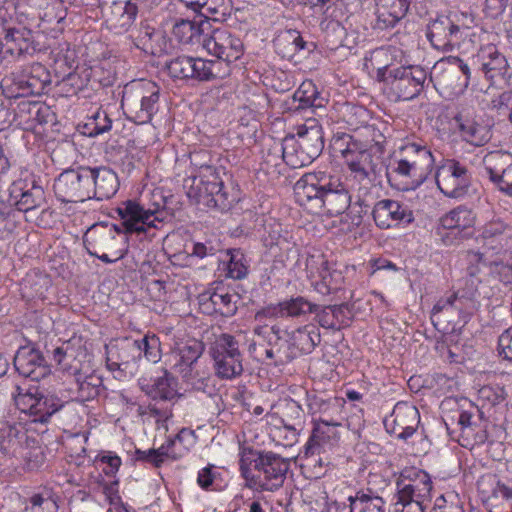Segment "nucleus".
I'll list each match as a JSON object with an SVG mask.
<instances>
[{"label": "nucleus", "instance_id": "1", "mask_svg": "<svg viewBox=\"0 0 512 512\" xmlns=\"http://www.w3.org/2000/svg\"><path fill=\"white\" fill-rule=\"evenodd\" d=\"M342 156L354 181L358 182L354 206H358L360 210L358 215L352 218V224L358 226L362 223V214H367L372 206L374 198L371 190L374 188V181L380 176L382 162L379 156L363 148L361 143L352 140L351 137L346 148L342 150Z\"/></svg>", "mask_w": 512, "mask_h": 512}, {"label": "nucleus", "instance_id": "2", "mask_svg": "<svg viewBox=\"0 0 512 512\" xmlns=\"http://www.w3.org/2000/svg\"><path fill=\"white\" fill-rule=\"evenodd\" d=\"M387 50L380 48L374 51L372 60L377 66V80L385 83L395 100L408 101L417 97L424 89L427 71L418 65L391 67L381 65V60L388 58Z\"/></svg>", "mask_w": 512, "mask_h": 512}, {"label": "nucleus", "instance_id": "3", "mask_svg": "<svg viewBox=\"0 0 512 512\" xmlns=\"http://www.w3.org/2000/svg\"><path fill=\"white\" fill-rule=\"evenodd\" d=\"M291 459L271 451L242 450L240 471L247 481H254L263 490L274 491L282 486Z\"/></svg>", "mask_w": 512, "mask_h": 512}, {"label": "nucleus", "instance_id": "4", "mask_svg": "<svg viewBox=\"0 0 512 512\" xmlns=\"http://www.w3.org/2000/svg\"><path fill=\"white\" fill-rule=\"evenodd\" d=\"M324 148L322 127L315 119H308L297 127L295 135L286 136L280 144L279 151L284 162L292 168H299L312 163Z\"/></svg>", "mask_w": 512, "mask_h": 512}, {"label": "nucleus", "instance_id": "5", "mask_svg": "<svg viewBox=\"0 0 512 512\" xmlns=\"http://www.w3.org/2000/svg\"><path fill=\"white\" fill-rule=\"evenodd\" d=\"M121 222L117 224H95L83 237V243L90 255L107 251L116 259H122L128 251V201L122 202L117 208Z\"/></svg>", "mask_w": 512, "mask_h": 512}, {"label": "nucleus", "instance_id": "6", "mask_svg": "<svg viewBox=\"0 0 512 512\" xmlns=\"http://www.w3.org/2000/svg\"><path fill=\"white\" fill-rule=\"evenodd\" d=\"M199 169V175L193 177L187 196L203 207L221 212L229 210L235 199L224 188V183L216 168L201 164Z\"/></svg>", "mask_w": 512, "mask_h": 512}, {"label": "nucleus", "instance_id": "7", "mask_svg": "<svg viewBox=\"0 0 512 512\" xmlns=\"http://www.w3.org/2000/svg\"><path fill=\"white\" fill-rule=\"evenodd\" d=\"M204 352V344L192 339L179 345L170 355L171 369L179 373L182 379L192 389L212 394L213 387L209 385L211 377L199 371V358Z\"/></svg>", "mask_w": 512, "mask_h": 512}, {"label": "nucleus", "instance_id": "8", "mask_svg": "<svg viewBox=\"0 0 512 512\" xmlns=\"http://www.w3.org/2000/svg\"><path fill=\"white\" fill-rule=\"evenodd\" d=\"M92 174L90 167L64 170L54 182V192L62 203H77L91 199Z\"/></svg>", "mask_w": 512, "mask_h": 512}, {"label": "nucleus", "instance_id": "9", "mask_svg": "<svg viewBox=\"0 0 512 512\" xmlns=\"http://www.w3.org/2000/svg\"><path fill=\"white\" fill-rule=\"evenodd\" d=\"M435 74L430 79L435 80V86L451 92H463L469 85L472 69L469 63L459 57L450 56L434 67Z\"/></svg>", "mask_w": 512, "mask_h": 512}, {"label": "nucleus", "instance_id": "10", "mask_svg": "<svg viewBox=\"0 0 512 512\" xmlns=\"http://www.w3.org/2000/svg\"><path fill=\"white\" fill-rule=\"evenodd\" d=\"M242 47L241 40L225 28L211 29L206 38H203V48L209 54L215 56L220 65L222 62L225 63V68L222 71L223 75L229 73L230 63L240 58Z\"/></svg>", "mask_w": 512, "mask_h": 512}, {"label": "nucleus", "instance_id": "11", "mask_svg": "<svg viewBox=\"0 0 512 512\" xmlns=\"http://www.w3.org/2000/svg\"><path fill=\"white\" fill-rule=\"evenodd\" d=\"M7 203L12 210L28 212L45 203V192L34 177L20 178L9 186Z\"/></svg>", "mask_w": 512, "mask_h": 512}, {"label": "nucleus", "instance_id": "12", "mask_svg": "<svg viewBox=\"0 0 512 512\" xmlns=\"http://www.w3.org/2000/svg\"><path fill=\"white\" fill-rule=\"evenodd\" d=\"M465 36L464 28L457 25L449 16H438L426 27V37L432 47L442 52H450Z\"/></svg>", "mask_w": 512, "mask_h": 512}, {"label": "nucleus", "instance_id": "13", "mask_svg": "<svg viewBox=\"0 0 512 512\" xmlns=\"http://www.w3.org/2000/svg\"><path fill=\"white\" fill-rule=\"evenodd\" d=\"M477 241L488 257L500 256L512 247V228L500 218L492 219L482 227Z\"/></svg>", "mask_w": 512, "mask_h": 512}, {"label": "nucleus", "instance_id": "14", "mask_svg": "<svg viewBox=\"0 0 512 512\" xmlns=\"http://www.w3.org/2000/svg\"><path fill=\"white\" fill-rule=\"evenodd\" d=\"M474 222L475 216L472 211L459 206L440 218V226L436 232L445 245H452L469 235L467 230Z\"/></svg>", "mask_w": 512, "mask_h": 512}, {"label": "nucleus", "instance_id": "15", "mask_svg": "<svg viewBox=\"0 0 512 512\" xmlns=\"http://www.w3.org/2000/svg\"><path fill=\"white\" fill-rule=\"evenodd\" d=\"M470 179L467 167L454 159L448 160L436 173L438 188L450 198H459L466 194Z\"/></svg>", "mask_w": 512, "mask_h": 512}, {"label": "nucleus", "instance_id": "16", "mask_svg": "<svg viewBox=\"0 0 512 512\" xmlns=\"http://www.w3.org/2000/svg\"><path fill=\"white\" fill-rule=\"evenodd\" d=\"M454 121L464 141L474 146H483L492 137L491 123L482 115L473 110L463 109L455 117Z\"/></svg>", "mask_w": 512, "mask_h": 512}, {"label": "nucleus", "instance_id": "17", "mask_svg": "<svg viewBox=\"0 0 512 512\" xmlns=\"http://www.w3.org/2000/svg\"><path fill=\"white\" fill-rule=\"evenodd\" d=\"M509 154L492 151L482 160L481 175L489 180L502 192L512 196V163Z\"/></svg>", "mask_w": 512, "mask_h": 512}, {"label": "nucleus", "instance_id": "18", "mask_svg": "<svg viewBox=\"0 0 512 512\" xmlns=\"http://www.w3.org/2000/svg\"><path fill=\"white\" fill-rule=\"evenodd\" d=\"M420 423L418 409L407 402H398L391 415L384 420L386 431L399 439H407L417 434V427Z\"/></svg>", "mask_w": 512, "mask_h": 512}, {"label": "nucleus", "instance_id": "19", "mask_svg": "<svg viewBox=\"0 0 512 512\" xmlns=\"http://www.w3.org/2000/svg\"><path fill=\"white\" fill-rule=\"evenodd\" d=\"M13 85L17 89V96L42 95L45 88L50 85V73L40 63H33L11 74Z\"/></svg>", "mask_w": 512, "mask_h": 512}, {"label": "nucleus", "instance_id": "20", "mask_svg": "<svg viewBox=\"0 0 512 512\" xmlns=\"http://www.w3.org/2000/svg\"><path fill=\"white\" fill-rule=\"evenodd\" d=\"M372 216L380 229H390L414 221L412 210L405 204L392 199H382L373 204Z\"/></svg>", "mask_w": 512, "mask_h": 512}, {"label": "nucleus", "instance_id": "21", "mask_svg": "<svg viewBox=\"0 0 512 512\" xmlns=\"http://www.w3.org/2000/svg\"><path fill=\"white\" fill-rule=\"evenodd\" d=\"M330 174L317 171L303 175L295 184L294 191L300 205L318 209Z\"/></svg>", "mask_w": 512, "mask_h": 512}, {"label": "nucleus", "instance_id": "22", "mask_svg": "<svg viewBox=\"0 0 512 512\" xmlns=\"http://www.w3.org/2000/svg\"><path fill=\"white\" fill-rule=\"evenodd\" d=\"M130 93L140 102V110L134 117H130V121L136 124L147 123L156 111L159 88L150 80L134 79L130 80Z\"/></svg>", "mask_w": 512, "mask_h": 512}, {"label": "nucleus", "instance_id": "23", "mask_svg": "<svg viewBox=\"0 0 512 512\" xmlns=\"http://www.w3.org/2000/svg\"><path fill=\"white\" fill-rule=\"evenodd\" d=\"M477 62H480L478 71L493 84L506 81L511 77L506 57L493 44L486 45L480 49L477 54Z\"/></svg>", "mask_w": 512, "mask_h": 512}, {"label": "nucleus", "instance_id": "24", "mask_svg": "<svg viewBox=\"0 0 512 512\" xmlns=\"http://www.w3.org/2000/svg\"><path fill=\"white\" fill-rule=\"evenodd\" d=\"M13 364L20 375L32 381H40L51 372L42 353L31 346L20 347L14 356Z\"/></svg>", "mask_w": 512, "mask_h": 512}, {"label": "nucleus", "instance_id": "25", "mask_svg": "<svg viewBox=\"0 0 512 512\" xmlns=\"http://www.w3.org/2000/svg\"><path fill=\"white\" fill-rule=\"evenodd\" d=\"M327 186L319 209L330 217L342 215L351 205V195L347 187L338 176L331 174Z\"/></svg>", "mask_w": 512, "mask_h": 512}, {"label": "nucleus", "instance_id": "26", "mask_svg": "<svg viewBox=\"0 0 512 512\" xmlns=\"http://www.w3.org/2000/svg\"><path fill=\"white\" fill-rule=\"evenodd\" d=\"M397 495L402 498L429 499L432 490L430 476L423 470L411 467L404 469L397 481Z\"/></svg>", "mask_w": 512, "mask_h": 512}, {"label": "nucleus", "instance_id": "27", "mask_svg": "<svg viewBox=\"0 0 512 512\" xmlns=\"http://www.w3.org/2000/svg\"><path fill=\"white\" fill-rule=\"evenodd\" d=\"M211 23L207 17L195 16L192 20L176 19L172 27V35L184 45H203V38L211 31Z\"/></svg>", "mask_w": 512, "mask_h": 512}, {"label": "nucleus", "instance_id": "28", "mask_svg": "<svg viewBox=\"0 0 512 512\" xmlns=\"http://www.w3.org/2000/svg\"><path fill=\"white\" fill-rule=\"evenodd\" d=\"M130 340V357L137 363V368L146 369L160 359V341L156 335H141L137 331L135 335L130 334Z\"/></svg>", "mask_w": 512, "mask_h": 512}, {"label": "nucleus", "instance_id": "29", "mask_svg": "<svg viewBox=\"0 0 512 512\" xmlns=\"http://www.w3.org/2000/svg\"><path fill=\"white\" fill-rule=\"evenodd\" d=\"M130 39L137 49L146 54L157 56L166 51L165 37L155 33L147 20H142L130 28Z\"/></svg>", "mask_w": 512, "mask_h": 512}, {"label": "nucleus", "instance_id": "30", "mask_svg": "<svg viewBox=\"0 0 512 512\" xmlns=\"http://www.w3.org/2000/svg\"><path fill=\"white\" fill-rule=\"evenodd\" d=\"M423 176L424 174L415 169L413 164L405 161L397 153L386 166V177L389 183L401 181L403 186L400 189L402 190L417 188L422 183Z\"/></svg>", "mask_w": 512, "mask_h": 512}, {"label": "nucleus", "instance_id": "31", "mask_svg": "<svg viewBox=\"0 0 512 512\" xmlns=\"http://www.w3.org/2000/svg\"><path fill=\"white\" fill-rule=\"evenodd\" d=\"M275 52L284 59L292 60L298 53H311L315 49L313 42H306L297 30L281 31L273 41Z\"/></svg>", "mask_w": 512, "mask_h": 512}, {"label": "nucleus", "instance_id": "32", "mask_svg": "<svg viewBox=\"0 0 512 512\" xmlns=\"http://www.w3.org/2000/svg\"><path fill=\"white\" fill-rule=\"evenodd\" d=\"M92 174L90 198L97 200L109 199L119 188V180L116 173L108 167H90Z\"/></svg>", "mask_w": 512, "mask_h": 512}, {"label": "nucleus", "instance_id": "33", "mask_svg": "<svg viewBox=\"0 0 512 512\" xmlns=\"http://www.w3.org/2000/svg\"><path fill=\"white\" fill-rule=\"evenodd\" d=\"M410 0H379L376 9V27L388 29L394 27L405 17Z\"/></svg>", "mask_w": 512, "mask_h": 512}, {"label": "nucleus", "instance_id": "34", "mask_svg": "<svg viewBox=\"0 0 512 512\" xmlns=\"http://www.w3.org/2000/svg\"><path fill=\"white\" fill-rule=\"evenodd\" d=\"M315 314V319L324 329L340 330L342 327L348 326L352 314L347 303L340 305H328L320 307Z\"/></svg>", "mask_w": 512, "mask_h": 512}, {"label": "nucleus", "instance_id": "35", "mask_svg": "<svg viewBox=\"0 0 512 512\" xmlns=\"http://www.w3.org/2000/svg\"><path fill=\"white\" fill-rule=\"evenodd\" d=\"M320 341L321 336L319 330L312 324L299 327L289 335L291 351L295 352L297 355L311 353Z\"/></svg>", "mask_w": 512, "mask_h": 512}, {"label": "nucleus", "instance_id": "36", "mask_svg": "<svg viewBox=\"0 0 512 512\" xmlns=\"http://www.w3.org/2000/svg\"><path fill=\"white\" fill-rule=\"evenodd\" d=\"M156 210L146 208L142 197L130 200V234L145 232L147 227L155 226L154 222L158 220Z\"/></svg>", "mask_w": 512, "mask_h": 512}, {"label": "nucleus", "instance_id": "37", "mask_svg": "<svg viewBox=\"0 0 512 512\" xmlns=\"http://www.w3.org/2000/svg\"><path fill=\"white\" fill-rule=\"evenodd\" d=\"M340 424L333 420H322L314 422L312 435L304 448L321 447L324 445L335 446L338 442L336 427Z\"/></svg>", "mask_w": 512, "mask_h": 512}, {"label": "nucleus", "instance_id": "38", "mask_svg": "<svg viewBox=\"0 0 512 512\" xmlns=\"http://www.w3.org/2000/svg\"><path fill=\"white\" fill-rule=\"evenodd\" d=\"M397 154L405 161L415 166V169L425 174L434 164V158L431 151L423 145L408 143L400 148Z\"/></svg>", "mask_w": 512, "mask_h": 512}, {"label": "nucleus", "instance_id": "39", "mask_svg": "<svg viewBox=\"0 0 512 512\" xmlns=\"http://www.w3.org/2000/svg\"><path fill=\"white\" fill-rule=\"evenodd\" d=\"M76 385V399L86 402L95 399L100 394L102 378L96 374L84 375L79 369L73 372Z\"/></svg>", "mask_w": 512, "mask_h": 512}, {"label": "nucleus", "instance_id": "40", "mask_svg": "<svg viewBox=\"0 0 512 512\" xmlns=\"http://www.w3.org/2000/svg\"><path fill=\"white\" fill-rule=\"evenodd\" d=\"M316 86L311 81L303 82L294 94L284 101V109L289 112H300L313 104Z\"/></svg>", "mask_w": 512, "mask_h": 512}, {"label": "nucleus", "instance_id": "41", "mask_svg": "<svg viewBox=\"0 0 512 512\" xmlns=\"http://www.w3.org/2000/svg\"><path fill=\"white\" fill-rule=\"evenodd\" d=\"M63 408L65 405L58 398L39 394L30 417L33 422L46 423L53 414Z\"/></svg>", "mask_w": 512, "mask_h": 512}, {"label": "nucleus", "instance_id": "42", "mask_svg": "<svg viewBox=\"0 0 512 512\" xmlns=\"http://www.w3.org/2000/svg\"><path fill=\"white\" fill-rule=\"evenodd\" d=\"M206 300L210 302L212 310L224 317H232L237 312L236 302L233 301V295L229 293L213 292L209 295L202 294L201 301L206 305Z\"/></svg>", "mask_w": 512, "mask_h": 512}, {"label": "nucleus", "instance_id": "43", "mask_svg": "<svg viewBox=\"0 0 512 512\" xmlns=\"http://www.w3.org/2000/svg\"><path fill=\"white\" fill-rule=\"evenodd\" d=\"M192 76L190 79L197 81H211L218 77H223L220 69V63L202 58H194L192 64Z\"/></svg>", "mask_w": 512, "mask_h": 512}, {"label": "nucleus", "instance_id": "44", "mask_svg": "<svg viewBox=\"0 0 512 512\" xmlns=\"http://www.w3.org/2000/svg\"><path fill=\"white\" fill-rule=\"evenodd\" d=\"M177 380L168 372H165L163 377H158L153 380L151 385V397L153 399L173 400L178 396L177 393Z\"/></svg>", "mask_w": 512, "mask_h": 512}, {"label": "nucleus", "instance_id": "45", "mask_svg": "<svg viewBox=\"0 0 512 512\" xmlns=\"http://www.w3.org/2000/svg\"><path fill=\"white\" fill-rule=\"evenodd\" d=\"M216 375L222 379H233L243 372L242 356L213 357Z\"/></svg>", "mask_w": 512, "mask_h": 512}, {"label": "nucleus", "instance_id": "46", "mask_svg": "<svg viewBox=\"0 0 512 512\" xmlns=\"http://www.w3.org/2000/svg\"><path fill=\"white\" fill-rule=\"evenodd\" d=\"M318 305L310 302L303 296L291 297L282 301L284 317H300L302 315L316 312Z\"/></svg>", "mask_w": 512, "mask_h": 512}, {"label": "nucleus", "instance_id": "47", "mask_svg": "<svg viewBox=\"0 0 512 512\" xmlns=\"http://www.w3.org/2000/svg\"><path fill=\"white\" fill-rule=\"evenodd\" d=\"M461 401L463 404H460L461 410L458 412L457 423L462 429L477 425V420L482 421L485 419L483 408H478V405L467 399H462Z\"/></svg>", "mask_w": 512, "mask_h": 512}, {"label": "nucleus", "instance_id": "48", "mask_svg": "<svg viewBox=\"0 0 512 512\" xmlns=\"http://www.w3.org/2000/svg\"><path fill=\"white\" fill-rule=\"evenodd\" d=\"M473 257L477 261L488 263L490 272L496 274L501 282L504 284L512 283V263H503L499 256L491 258L486 254H476Z\"/></svg>", "mask_w": 512, "mask_h": 512}, {"label": "nucleus", "instance_id": "49", "mask_svg": "<svg viewBox=\"0 0 512 512\" xmlns=\"http://www.w3.org/2000/svg\"><path fill=\"white\" fill-rule=\"evenodd\" d=\"M350 512H385L384 501L381 497H371L366 494L349 497Z\"/></svg>", "mask_w": 512, "mask_h": 512}, {"label": "nucleus", "instance_id": "50", "mask_svg": "<svg viewBox=\"0 0 512 512\" xmlns=\"http://www.w3.org/2000/svg\"><path fill=\"white\" fill-rule=\"evenodd\" d=\"M194 57L181 55L171 59L166 63L169 75L173 78L188 80L192 74V64Z\"/></svg>", "mask_w": 512, "mask_h": 512}, {"label": "nucleus", "instance_id": "51", "mask_svg": "<svg viewBox=\"0 0 512 512\" xmlns=\"http://www.w3.org/2000/svg\"><path fill=\"white\" fill-rule=\"evenodd\" d=\"M136 461H145L155 467L173 462L179 458L176 453H169V450H135Z\"/></svg>", "mask_w": 512, "mask_h": 512}, {"label": "nucleus", "instance_id": "52", "mask_svg": "<svg viewBox=\"0 0 512 512\" xmlns=\"http://www.w3.org/2000/svg\"><path fill=\"white\" fill-rule=\"evenodd\" d=\"M504 400L503 390L489 385L481 387L478 391V408H483L485 414Z\"/></svg>", "mask_w": 512, "mask_h": 512}, {"label": "nucleus", "instance_id": "53", "mask_svg": "<svg viewBox=\"0 0 512 512\" xmlns=\"http://www.w3.org/2000/svg\"><path fill=\"white\" fill-rule=\"evenodd\" d=\"M234 356L241 357L238 341L230 334H222L216 340L212 349V357Z\"/></svg>", "mask_w": 512, "mask_h": 512}, {"label": "nucleus", "instance_id": "54", "mask_svg": "<svg viewBox=\"0 0 512 512\" xmlns=\"http://www.w3.org/2000/svg\"><path fill=\"white\" fill-rule=\"evenodd\" d=\"M38 396L39 393L35 387H31L24 391L20 386H17L16 393L13 394L17 408L29 416L33 411L34 404L36 403Z\"/></svg>", "mask_w": 512, "mask_h": 512}, {"label": "nucleus", "instance_id": "55", "mask_svg": "<svg viewBox=\"0 0 512 512\" xmlns=\"http://www.w3.org/2000/svg\"><path fill=\"white\" fill-rule=\"evenodd\" d=\"M128 0H114L110 7V15L107 18V22L112 28H124L126 31V25L128 23Z\"/></svg>", "mask_w": 512, "mask_h": 512}, {"label": "nucleus", "instance_id": "56", "mask_svg": "<svg viewBox=\"0 0 512 512\" xmlns=\"http://www.w3.org/2000/svg\"><path fill=\"white\" fill-rule=\"evenodd\" d=\"M111 125L112 122L105 112H97L93 119L85 124L83 133L95 137L111 129Z\"/></svg>", "mask_w": 512, "mask_h": 512}, {"label": "nucleus", "instance_id": "57", "mask_svg": "<svg viewBox=\"0 0 512 512\" xmlns=\"http://www.w3.org/2000/svg\"><path fill=\"white\" fill-rule=\"evenodd\" d=\"M398 500L394 503L391 512H424L426 499H416V497L402 498L397 495Z\"/></svg>", "mask_w": 512, "mask_h": 512}, {"label": "nucleus", "instance_id": "58", "mask_svg": "<svg viewBox=\"0 0 512 512\" xmlns=\"http://www.w3.org/2000/svg\"><path fill=\"white\" fill-rule=\"evenodd\" d=\"M453 313L467 322V319L473 314L474 302L465 296H459L458 293H452Z\"/></svg>", "mask_w": 512, "mask_h": 512}, {"label": "nucleus", "instance_id": "59", "mask_svg": "<svg viewBox=\"0 0 512 512\" xmlns=\"http://www.w3.org/2000/svg\"><path fill=\"white\" fill-rule=\"evenodd\" d=\"M227 268L228 276L236 280L245 278L248 273L244 255L239 253L231 255Z\"/></svg>", "mask_w": 512, "mask_h": 512}, {"label": "nucleus", "instance_id": "60", "mask_svg": "<svg viewBox=\"0 0 512 512\" xmlns=\"http://www.w3.org/2000/svg\"><path fill=\"white\" fill-rule=\"evenodd\" d=\"M319 277L323 279L324 283H326L328 287L332 288L334 292L340 289V285L343 281L341 272L338 270H331L326 261L322 262V266L319 270Z\"/></svg>", "mask_w": 512, "mask_h": 512}, {"label": "nucleus", "instance_id": "61", "mask_svg": "<svg viewBox=\"0 0 512 512\" xmlns=\"http://www.w3.org/2000/svg\"><path fill=\"white\" fill-rule=\"evenodd\" d=\"M220 249L211 241L195 242L192 245L191 255L200 259L214 257Z\"/></svg>", "mask_w": 512, "mask_h": 512}, {"label": "nucleus", "instance_id": "62", "mask_svg": "<svg viewBox=\"0 0 512 512\" xmlns=\"http://www.w3.org/2000/svg\"><path fill=\"white\" fill-rule=\"evenodd\" d=\"M320 450H304V456H301L300 453L296 456H291V458H298L301 460V466L307 468H322L323 461L320 456Z\"/></svg>", "mask_w": 512, "mask_h": 512}, {"label": "nucleus", "instance_id": "63", "mask_svg": "<svg viewBox=\"0 0 512 512\" xmlns=\"http://www.w3.org/2000/svg\"><path fill=\"white\" fill-rule=\"evenodd\" d=\"M499 354L512 361V327L506 329L498 339Z\"/></svg>", "mask_w": 512, "mask_h": 512}, {"label": "nucleus", "instance_id": "64", "mask_svg": "<svg viewBox=\"0 0 512 512\" xmlns=\"http://www.w3.org/2000/svg\"><path fill=\"white\" fill-rule=\"evenodd\" d=\"M506 6L507 0H485L483 12L486 17L497 19L504 13Z\"/></svg>", "mask_w": 512, "mask_h": 512}]
</instances>
